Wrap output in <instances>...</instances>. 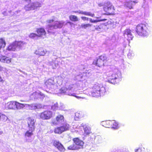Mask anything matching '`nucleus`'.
I'll return each instance as SVG.
<instances>
[{
  "label": "nucleus",
  "mask_w": 152,
  "mask_h": 152,
  "mask_svg": "<svg viewBox=\"0 0 152 152\" xmlns=\"http://www.w3.org/2000/svg\"><path fill=\"white\" fill-rule=\"evenodd\" d=\"M46 22L50 24L47 27L48 31L49 33L53 34L55 33L54 32L55 29L61 28L64 25H66L68 23L71 26L73 24V23L69 21H68L65 23L64 21L56 20V18L54 16L52 18L47 20Z\"/></svg>",
  "instance_id": "f257e3e1"
},
{
  "label": "nucleus",
  "mask_w": 152,
  "mask_h": 152,
  "mask_svg": "<svg viewBox=\"0 0 152 152\" xmlns=\"http://www.w3.org/2000/svg\"><path fill=\"white\" fill-rule=\"evenodd\" d=\"M89 94L93 97H97L103 95L105 92V88L102 84L96 83L92 88L88 89Z\"/></svg>",
  "instance_id": "f03ea898"
},
{
  "label": "nucleus",
  "mask_w": 152,
  "mask_h": 152,
  "mask_svg": "<svg viewBox=\"0 0 152 152\" xmlns=\"http://www.w3.org/2000/svg\"><path fill=\"white\" fill-rule=\"evenodd\" d=\"M107 80L108 82L112 84L118 83L121 80V72L117 69H115L113 71L107 72Z\"/></svg>",
  "instance_id": "7ed1b4c3"
},
{
  "label": "nucleus",
  "mask_w": 152,
  "mask_h": 152,
  "mask_svg": "<svg viewBox=\"0 0 152 152\" xmlns=\"http://www.w3.org/2000/svg\"><path fill=\"white\" fill-rule=\"evenodd\" d=\"M136 32L138 35L142 37H147L149 34V31L147 25L141 23L137 25L135 28Z\"/></svg>",
  "instance_id": "20e7f679"
},
{
  "label": "nucleus",
  "mask_w": 152,
  "mask_h": 152,
  "mask_svg": "<svg viewBox=\"0 0 152 152\" xmlns=\"http://www.w3.org/2000/svg\"><path fill=\"white\" fill-rule=\"evenodd\" d=\"M76 86V85H69L68 88L65 87L62 88L59 90V93L61 94H65L69 96H74L78 99L81 98L82 97H81L76 96L75 94L74 93H71L69 92L70 91H75L74 88Z\"/></svg>",
  "instance_id": "39448f33"
},
{
  "label": "nucleus",
  "mask_w": 152,
  "mask_h": 152,
  "mask_svg": "<svg viewBox=\"0 0 152 152\" xmlns=\"http://www.w3.org/2000/svg\"><path fill=\"white\" fill-rule=\"evenodd\" d=\"M28 1V4H26L25 7V9L26 10H35L41 7V4L39 2H36L31 3V0H24Z\"/></svg>",
  "instance_id": "423d86ee"
},
{
  "label": "nucleus",
  "mask_w": 152,
  "mask_h": 152,
  "mask_svg": "<svg viewBox=\"0 0 152 152\" xmlns=\"http://www.w3.org/2000/svg\"><path fill=\"white\" fill-rule=\"evenodd\" d=\"M61 125V126L55 129L54 132L55 133L61 134L63 132L69 130V125L66 123H63Z\"/></svg>",
  "instance_id": "0eeeda50"
},
{
  "label": "nucleus",
  "mask_w": 152,
  "mask_h": 152,
  "mask_svg": "<svg viewBox=\"0 0 152 152\" xmlns=\"http://www.w3.org/2000/svg\"><path fill=\"white\" fill-rule=\"evenodd\" d=\"M55 83L53 79H50L46 81L45 84L48 88L53 91L57 88V86L55 85Z\"/></svg>",
  "instance_id": "6e6552de"
},
{
  "label": "nucleus",
  "mask_w": 152,
  "mask_h": 152,
  "mask_svg": "<svg viewBox=\"0 0 152 152\" xmlns=\"http://www.w3.org/2000/svg\"><path fill=\"white\" fill-rule=\"evenodd\" d=\"M106 59L107 57L105 55L101 56L96 61L94 60V61L93 64L99 67H101L104 65V62Z\"/></svg>",
  "instance_id": "1a4fd4ad"
},
{
  "label": "nucleus",
  "mask_w": 152,
  "mask_h": 152,
  "mask_svg": "<svg viewBox=\"0 0 152 152\" xmlns=\"http://www.w3.org/2000/svg\"><path fill=\"white\" fill-rule=\"evenodd\" d=\"M104 10L108 14L110 15L113 13L115 9L113 6L109 2L106 5L104 6Z\"/></svg>",
  "instance_id": "9d476101"
},
{
  "label": "nucleus",
  "mask_w": 152,
  "mask_h": 152,
  "mask_svg": "<svg viewBox=\"0 0 152 152\" xmlns=\"http://www.w3.org/2000/svg\"><path fill=\"white\" fill-rule=\"evenodd\" d=\"M53 115L52 112L50 111H45L40 113V117L44 120L49 119Z\"/></svg>",
  "instance_id": "9b49d317"
},
{
  "label": "nucleus",
  "mask_w": 152,
  "mask_h": 152,
  "mask_svg": "<svg viewBox=\"0 0 152 152\" xmlns=\"http://www.w3.org/2000/svg\"><path fill=\"white\" fill-rule=\"evenodd\" d=\"M64 123H66L64 121V116L60 115L57 116L56 118V120H53L52 121V123L53 125H56L59 124H62Z\"/></svg>",
  "instance_id": "f8f14e48"
},
{
  "label": "nucleus",
  "mask_w": 152,
  "mask_h": 152,
  "mask_svg": "<svg viewBox=\"0 0 152 152\" xmlns=\"http://www.w3.org/2000/svg\"><path fill=\"white\" fill-rule=\"evenodd\" d=\"M52 143L56 148L59 151L64 152L65 150V149L63 145L58 140H52Z\"/></svg>",
  "instance_id": "ddd939ff"
},
{
  "label": "nucleus",
  "mask_w": 152,
  "mask_h": 152,
  "mask_svg": "<svg viewBox=\"0 0 152 152\" xmlns=\"http://www.w3.org/2000/svg\"><path fill=\"white\" fill-rule=\"evenodd\" d=\"M73 141L77 148L79 149L83 148L84 143L82 141L77 138L73 139Z\"/></svg>",
  "instance_id": "4468645a"
},
{
  "label": "nucleus",
  "mask_w": 152,
  "mask_h": 152,
  "mask_svg": "<svg viewBox=\"0 0 152 152\" xmlns=\"http://www.w3.org/2000/svg\"><path fill=\"white\" fill-rule=\"evenodd\" d=\"M11 58L6 56H0V61L2 62L9 64L11 61Z\"/></svg>",
  "instance_id": "2eb2a0df"
},
{
  "label": "nucleus",
  "mask_w": 152,
  "mask_h": 152,
  "mask_svg": "<svg viewBox=\"0 0 152 152\" xmlns=\"http://www.w3.org/2000/svg\"><path fill=\"white\" fill-rule=\"evenodd\" d=\"M25 107L30 110H35L41 107V105L39 104H24Z\"/></svg>",
  "instance_id": "dca6fc26"
},
{
  "label": "nucleus",
  "mask_w": 152,
  "mask_h": 152,
  "mask_svg": "<svg viewBox=\"0 0 152 152\" xmlns=\"http://www.w3.org/2000/svg\"><path fill=\"white\" fill-rule=\"evenodd\" d=\"M16 101H11L5 104L6 108L10 109H15Z\"/></svg>",
  "instance_id": "f3484780"
},
{
  "label": "nucleus",
  "mask_w": 152,
  "mask_h": 152,
  "mask_svg": "<svg viewBox=\"0 0 152 152\" xmlns=\"http://www.w3.org/2000/svg\"><path fill=\"white\" fill-rule=\"evenodd\" d=\"M35 121L34 119L29 118L28 121V126L29 129H34Z\"/></svg>",
  "instance_id": "a211bd4d"
},
{
  "label": "nucleus",
  "mask_w": 152,
  "mask_h": 152,
  "mask_svg": "<svg viewBox=\"0 0 152 152\" xmlns=\"http://www.w3.org/2000/svg\"><path fill=\"white\" fill-rule=\"evenodd\" d=\"M81 126L83 128L85 133L88 135L91 133V128L86 124H81Z\"/></svg>",
  "instance_id": "6ab92c4d"
},
{
  "label": "nucleus",
  "mask_w": 152,
  "mask_h": 152,
  "mask_svg": "<svg viewBox=\"0 0 152 152\" xmlns=\"http://www.w3.org/2000/svg\"><path fill=\"white\" fill-rule=\"evenodd\" d=\"M47 51L42 48H39L36 50L34 52V53L40 56H44L45 55Z\"/></svg>",
  "instance_id": "aec40b11"
},
{
  "label": "nucleus",
  "mask_w": 152,
  "mask_h": 152,
  "mask_svg": "<svg viewBox=\"0 0 152 152\" xmlns=\"http://www.w3.org/2000/svg\"><path fill=\"white\" fill-rule=\"evenodd\" d=\"M72 12L75 13H78L79 14H83L86 15L90 16L92 17H94V14H92L90 12H83L80 10H78V11H72Z\"/></svg>",
  "instance_id": "412c9836"
},
{
  "label": "nucleus",
  "mask_w": 152,
  "mask_h": 152,
  "mask_svg": "<svg viewBox=\"0 0 152 152\" xmlns=\"http://www.w3.org/2000/svg\"><path fill=\"white\" fill-rule=\"evenodd\" d=\"M17 48L15 42L10 44L7 47V50L9 51H15Z\"/></svg>",
  "instance_id": "4be33fe9"
},
{
  "label": "nucleus",
  "mask_w": 152,
  "mask_h": 152,
  "mask_svg": "<svg viewBox=\"0 0 152 152\" xmlns=\"http://www.w3.org/2000/svg\"><path fill=\"white\" fill-rule=\"evenodd\" d=\"M37 35L39 37H42L45 36L46 34V32L44 28H40L37 29Z\"/></svg>",
  "instance_id": "5701e85b"
},
{
  "label": "nucleus",
  "mask_w": 152,
  "mask_h": 152,
  "mask_svg": "<svg viewBox=\"0 0 152 152\" xmlns=\"http://www.w3.org/2000/svg\"><path fill=\"white\" fill-rule=\"evenodd\" d=\"M127 35L129 40H132L133 38V36L131 33V31L129 29H126L125 31L124 36Z\"/></svg>",
  "instance_id": "b1692460"
},
{
  "label": "nucleus",
  "mask_w": 152,
  "mask_h": 152,
  "mask_svg": "<svg viewBox=\"0 0 152 152\" xmlns=\"http://www.w3.org/2000/svg\"><path fill=\"white\" fill-rule=\"evenodd\" d=\"M17 48L18 49H22L24 47L26 43L22 42H15Z\"/></svg>",
  "instance_id": "393cba45"
},
{
  "label": "nucleus",
  "mask_w": 152,
  "mask_h": 152,
  "mask_svg": "<svg viewBox=\"0 0 152 152\" xmlns=\"http://www.w3.org/2000/svg\"><path fill=\"white\" fill-rule=\"evenodd\" d=\"M15 109L20 110L23 108L25 107L24 104L20 103L17 101L15 102Z\"/></svg>",
  "instance_id": "a878e982"
},
{
  "label": "nucleus",
  "mask_w": 152,
  "mask_h": 152,
  "mask_svg": "<svg viewBox=\"0 0 152 152\" xmlns=\"http://www.w3.org/2000/svg\"><path fill=\"white\" fill-rule=\"evenodd\" d=\"M39 92H37L33 93L30 96V98L32 100H36L39 99Z\"/></svg>",
  "instance_id": "bb28decb"
},
{
  "label": "nucleus",
  "mask_w": 152,
  "mask_h": 152,
  "mask_svg": "<svg viewBox=\"0 0 152 152\" xmlns=\"http://www.w3.org/2000/svg\"><path fill=\"white\" fill-rule=\"evenodd\" d=\"M82 113L80 112H77L75 113L74 117L75 120L77 121L82 117Z\"/></svg>",
  "instance_id": "cd10ccee"
},
{
  "label": "nucleus",
  "mask_w": 152,
  "mask_h": 152,
  "mask_svg": "<svg viewBox=\"0 0 152 152\" xmlns=\"http://www.w3.org/2000/svg\"><path fill=\"white\" fill-rule=\"evenodd\" d=\"M50 64L52 66V68L53 69H56L58 66V61L55 59L53 60L50 63Z\"/></svg>",
  "instance_id": "c85d7f7f"
},
{
  "label": "nucleus",
  "mask_w": 152,
  "mask_h": 152,
  "mask_svg": "<svg viewBox=\"0 0 152 152\" xmlns=\"http://www.w3.org/2000/svg\"><path fill=\"white\" fill-rule=\"evenodd\" d=\"M34 129H29L28 131H27L25 134V136L26 137H31L33 135L32 133Z\"/></svg>",
  "instance_id": "c756f323"
},
{
  "label": "nucleus",
  "mask_w": 152,
  "mask_h": 152,
  "mask_svg": "<svg viewBox=\"0 0 152 152\" xmlns=\"http://www.w3.org/2000/svg\"><path fill=\"white\" fill-rule=\"evenodd\" d=\"M110 124H112V128L114 129H117L118 128V124L115 121H113L110 122Z\"/></svg>",
  "instance_id": "7c9ffc66"
},
{
  "label": "nucleus",
  "mask_w": 152,
  "mask_h": 152,
  "mask_svg": "<svg viewBox=\"0 0 152 152\" xmlns=\"http://www.w3.org/2000/svg\"><path fill=\"white\" fill-rule=\"evenodd\" d=\"M69 18L72 21L76 22L78 20L77 17L75 15H71L69 16Z\"/></svg>",
  "instance_id": "2f4dec72"
},
{
  "label": "nucleus",
  "mask_w": 152,
  "mask_h": 152,
  "mask_svg": "<svg viewBox=\"0 0 152 152\" xmlns=\"http://www.w3.org/2000/svg\"><path fill=\"white\" fill-rule=\"evenodd\" d=\"M67 149L68 150H78V149L77 148V147L75 146V144H72L68 146L67 148Z\"/></svg>",
  "instance_id": "473e14b6"
},
{
  "label": "nucleus",
  "mask_w": 152,
  "mask_h": 152,
  "mask_svg": "<svg viewBox=\"0 0 152 152\" xmlns=\"http://www.w3.org/2000/svg\"><path fill=\"white\" fill-rule=\"evenodd\" d=\"M8 119L7 117L4 115L0 113V120L3 121H6Z\"/></svg>",
  "instance_id": "72a5a7b5"
},
{
  "label": "nucleus",
  "mask_w": 152,
  "mask_h": 152,
  "mask_svg": "<svg viewBox=\"0 0 152 152\" xmlns=\"http://www.w3.org/2000/svg\"><path fill=\"white\" fill-rule=\"evenodd\" d=\"M91 25L90 24H82L80 26V28H82L84 29H86L87 28L91 27Z\"/></svg>",
  "instance_id": "f704fd0d"
},
{
  "label": "nucleus",
  "mask_w": 152,
  "mask_h": 152,
  "mask_svg": "<svg viewBox=\"0 0 152 152\" xmlns=\"http://www.w3.org/2000/svg\"><path fill=\"white\" fill-rule=\"evenodd\" d=\"M29 37L30 38L34 39H37L38 37L37 34L33 33H31Z\"/></svg>",
  "instance_id": "c9c22d12"
},
{
  "label": "nucleus",
  "mask_w": 152,
  "mask_h": 152,
  "mask_svg": "<svg viewBox=\"0 0 152 152\" xmlns=\"http://www.w3.org/2000/svg\"><path fill=\"white\" fill-rule=\"evenodd\" d=\"M110 124L109 121H103L102 122V126L106 128H110L108 124Z\"/></svg>",
  "instance_id": "e433bc0d"
},
{
  "label": "nucleus",
  "mask_w": 152,
  "mask_h": 152,
  "mask_svg": "<svg viewBox=\"0 0 152 152\" xmlns=\"http://www.w3.org/2000/svg\"><path fill=\"white\" fill-rule=\"evenodd\" d=\"M96 142L98 143H100L102 142V138L99 136H97L96 138Z\"/></svg>",
  "instance_id": "4c0bfd02"
},
{
  "label": "nucleus",
  "mask_w": 152,
  "mask_h": 152,
  "mask_svg": "<svg viewBox=\"0 0 152 152\" xmlns=\"http://www.w3.org/2000/svg\"><path fill=\"white\" fill-rule=\"evenodd\" d=\"M58 108V104L57 103H55L52 106V109L53 110H56Z\"/></svg>",
  "instance_id": "58836bf2"
},
{
  "label": "nucleus",
  "mask_w": 152,
  "mask_h": 152,
  "mask_svg": "<svg viewBox=\"0 0 152 152\" xmlns=\"http://www.w3.org/2000/svg\"><path fill=\"white\" fill-rule=\"evenodd\" d=\"M45 97L44 95L41 92H39V99H40L41 100H42Z\"/></svg>",
  "instance_id": "ea45409f"
},
{
  "label": "nucleus",
  "mask_w": 152,
  "mask_h": 152,
  "mask_svg": "<svg viewBox=\"0 0 152 152\" xmlns=\"http://www.w3.org/2000/svg\"><path fill=\"white\" fill-rule=\"evenodd\" d=\"M95 27V29L99 31H100L101 29L102 28V25H100L99 26H94Z\"/></svg>",
  "instance_id": "a19ab883"
},
{
  "label": "nucleus",
  "mask_w": 152,
  "mask_h": 152,
  "mask_svg": "<svg viewBox=\"0 0 152 152\" xmlns=\"http://www.w3.org/2000/svg\"><path fill=\"white\" fill-rule=\"evenodd\" d=\"M91 23H96L97 22L102 21H104L105 20V19H104L103 20H93L92 19L90 18L89 19Z\"/></svg>",
  "instance_id": "79ce46f5"
},
{
  "label": "nucleus",
  "mask_w": 152,
  "mask_h": 152,
  "mask_svg": "<svg viewBox=\"0 0 152 152\" xmlns=\"http://www.w3.org/2000/svg\"><path fill=\"white\" fill-rule=\"evenodd\" d=\"M83 76L82 75H78L76 76V79L78 80H80L82 78Z\"/></svg>",
  "instance_id": "37998d69"
},
{
  "label": "nucleus",
  "mask_w": 152,
  "mask_h": 152,
  "mask_svg": "<svg viewBox=\"0 0 152 152\" xmlns=\"http://www.w3.org/2000/svg\"><path fill=\"white\" fill-rule=\"evenodd\" d=\"M135 152H142L141 148H138L135 150Z\"/></svg>",
  "instance_id": "c03bdc74"
},
{
  "label": "nucleus",
  "mask_w": 152,
  "mask_h": 152,
  "mask_svg": "<svg viewBox=\"0 0 152 152\" xmlns=\"http://www.w3.org/2000/svg\"><path fill=\"white\" fill-rule=\"evenodd\" d=\"M59 108L60 109L63 110H65V106L63 104H61V105L60 106Z\"/></svg>",
  "instance_id": "a18cd8bd"
},
{
  "label": "nucleus",
  "mask_w": 152,
  "mask_h": 152,
  "mask_svg": "<svg viewBox=\"0 0 152 152\" xmlns=\"http://www.w3.org/2000/svg\"><path fill=\"white\" fill-rule=\"evenodd\" d=\"M6 68L4 67H2L1 66H0V72L2 71H5L6 70Z\"/></svg>",
  "instance_id": "49530a36"
},
{
  "label": "nucleus",
  "mask_w": 152,
  "mask_h": 152,
  "mask_svg": "<svg viewBox=\"0 0 152 152\" xmlns=\"http://www.w3.org/2000/svg\"><path fill=\"white\" fill-rule=\"evenodd\" d=\"M60 77L62 79V80H64V81H66L67 79L66 77L64 76V75H62Z\"/></svg>",
  "instance_id": "de8ad7c7"
},
{
  "label": "nucleus",
  "mask_w": 152,
  "mask_h": 152,
  "mask_svg": "<svg viewBox=\"0 0 152 152\" xmlns=\"http://www.w3.org/2000/svg\"><path fill=\"white\" fill-rule=\"evenodd\" d=\"M81 18V19H82V20H83L84 21H85V20H88V18H87L85 17H82Z\"/></svg>",
  "instance_id": "09e8293b"
},
{
  "label": "nucleus",
  "mask_w": 152,
  "mask_h": 152,
  "mask_svg": "<svg viewBox=\"0 0 152 152\" xmlns=\"http://www.w3.org/2000/svg\"><path fill=\"white\" fill-rule=\"evenodd\" d=\"M127 4H126V5L127 6V7H128L129 9H131L132 8V5H131V6L129 5V3H127Z\"/></svg>",
  "instance_id": "8fccbe9b"
},
{
  "label": "nucleus",
  "mask_w": 152,
  "mask_h": 152,
  "mask_svg": "<svg viewBox=\"0 0 152 152\" xmlns=\"http://www.w3.org/2000/svg\"><path fill=\"white\" fill-rule=\"evenodd\" d=\"M0 82H3V80L2 79L0 76Z\"/></svg>",
  "instance_id": "3c124183"
},
{
  "label": "nucleus",
  "mask_w": 152,
  "mask_h": 152,
  "mask_svg": "<svg viewBox=\"0 0 152 152\" xmlns=\"http://www.w3.org/2000/svg\"><path fill=\"white\" fill-rule=\"evenodd\" d=\"M3 133V132L1 130V129H0V134H1Z\"/></svg>",
  "instance_id": "603ef678"
},
{
  "label": "nucleus",
  "mask_w": 152,
  "mask_h": 152,
  "mask_svg": "<svg viewBox=\"0 0 152 152\" xmlns=\"http://www.w3.org/2000/svg\"><path fill=\"white\" fill-rule=\"evenodd\" d=\"M133 2H134V3H137L135 1H133Z\"/></svg>",
  "instance_id": "864d4df0"
},
{
  "label": "nucleus",
  "mask_w": 152,
  "mask_h": 152,
  "mask_svg": "<svg viewBox=\"0 0 152 152\" xmlns=\"http://www.w3.org/2000/svg\"><path fill=\"white\" fill-rule=\"evenodd\" d=\"M129 53L128 54V56H129Z\"/></svg>",
  "instance_id": "5fc2aeb1"
},
{
  "label": "nucleus",
  "mask_w": 152,
  "mask_h": 152,
  "mask_svg": "<svg viewBox=\"0 0 152 152\" xmlns=\"http://www.w3.org/2000/svg\"><path fill=\"white\" fill-rule=\"evenodd\" d=\"M57 82H58V81H57Z\"/></svg>",
  "instance_id": "6e6d98bb"
},
{
  "label": "nucleus",
  "mask_w": 152,
  "mask_h": 152,
  "mask_svg": "<svg viewBox=\"0 0 152 152\" xmlns=\"http://www.w3.org/2000/svg\"><path fill=\"white\" fill-rule=\"evenodd\" d=\"M21 101V102H23V101Z\"/></svg>",
  "instance_id": "4d7b16f0"
}]
</instances>
